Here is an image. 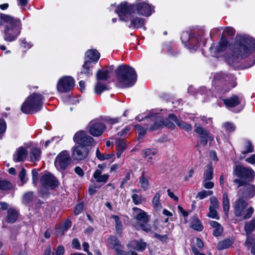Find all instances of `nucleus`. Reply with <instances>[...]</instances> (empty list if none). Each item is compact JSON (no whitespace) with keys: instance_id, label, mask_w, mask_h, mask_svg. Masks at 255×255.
Masks as SVG:
<instances>
[{"instance_id":"nucleus-14","label":"nucleus","mask_w":255,"mask_h":255,"mask_svg":"<svg viewBox=\"0 0 255 255\" xmlns=\"http://www.w3.org/2000/svg\"><path fill=\"white\" fill-rule=\"evenodd\" d=\"M74 86V79L70 76H65L59 80L57 89L60 93H66L71 91Z\"/></svg>"},{"instance_id":"nucleus-21","label":"nucleus","mask_w":255,"mask_h":255,"mask_svg":"<svg viewBox=\"0 0 255 255\" xmlns=\"http://www.w3.org/2000/svg\"><path fill=\"white\" fill-rule=\"evenodd\" d=\"M27 155V150L23 147L17 148L13 156V160L15 162L23 161Z\"/></svg>"},{"instance_id":"nucleus-38","label":"nucleus","mask_w":255,"mask_h":255,"mask_svg":"<svg viewBox=\"0 0 255 255\" xmlns=\"http://www.w3.org/2000/svg\"><path fill=\"white\" fill-rule=\"evenodd\" d=\"M244 229L247 235L253 232L255 229V219L247 222L245 225Z\"/></svg>"},{"instance_id":"nucleus-13","label":"nucleus","mask_w":255,"mask_h":255,"mask_svg":"<svg viewBox=\"0 0 255 255\" xmlns=\"http://www.w3.org/2000/svg\"><path fill=\"white\" fill-rule=\"evenodd\" d=\"M88 128L89 132L93 136H99L103 133L106 126L99 118L92 121L89 124Z\"/></svg>"},{"instance_id":"nucleus-61","label":"nucleus","mask_w":255,"mask_h":255,"mask_svg":"<svg viewBox=\"0 0 255 255\" xmlns=\"http://www.w3.org/2000/svg\"><path fill=\"white\" fill-rule=\"evenodd\" d=\"M83 209V204L82 203H79L75 207L74 210V213L75 215H79Z\"/></svg>"},{"instance_id":"nucleus-4","label":"nucleus","mask_w":255,"mask_h":255,"mask_svg":"<svg viewBox=\"0 0 255 255\" xmlns=\"http://www.w3.org/2000/svg\"><path fill=\"white\" fill-rule=\"evenodd\" d=\"M250 196L249 188H244L242 195L237 200L233 205L234 214L237 217H243V219H250L254 211L252 207L247 208L248 198Z\"/></svg>"},{"instance_id":"nucleus-42","label":"nucleus","mask_w":255,"mask_h":255,"mask_svg":"<svg viewBox=\"0 0 255 255\" xmlns=\"http://www.w3.org/2000/svg\"><path fill=\"white\" fill-rule=\"evenodd\" d=\"M139 183L141 187L146 190L148 188L149 185L148 180L147 178L144 176V172H142V175L139 179Z\"/></svg>"},{"instance_id":"nucleus-3","label":"nucleus","mask_w":255,"mask_h":255,"mask_svg":"<svg viewBox=\"0 0 255 255\" xmlns=\"http://www.w3.org/2000/svg\"><path fill=\"white\" fill-rule=\"evenodd\" d=\"M0 26H4V38L8 41L14 40L21 29V23L19 19L3 13H0Z\"/></svg>"},{"instance_id":"nucleus-64","label":"nucleus","mask_w":255,"mask_h":255,"mask_svg":"<svg viewBox=\"0 0 255 255\" xmlns=\"http://www.w3.org/2000/svg\"><path fill=\"white\" fill-rule=\"evenodd\" d=\"M71 226V222L69 220H67L63 226L60 229L63 231L62 234H64V232L66 231L69 228H70Z\"/></svg>"},{"instance_id":"nucleus-23","label":"nucleus","mask_w":255,"mask_h":255,"mask_svg":"<svg viewBox=\"0 0 255 255\" xmlns=\"http://www.w3.org/2000/svg\"><path fill=\"white\" fill-rule=\"evenodd\" d=\"M254 150V146L251 141L249 140H245L243 143V149L241 152L240 159L245 158V154L253 152Z\"/></svg>"},{"instance_id":"nucleus-62","label":"nucleus","mask_w":255,"mask_h":255,"mask_svg":"<svg viewBox=\"0 0 255 255\" xmlns=\"http://www.w3.org/2000/svg\"><path fill=\"white\" fill-rule=\"evenodd\" d=\"M130 179V172H128L127 173L126 177L123 179L120 187L121 188H124V184H126Z\"/></svg>"},{"instance_id":"nucleus-56","label":"nucleus","mask_w":255,"mask_h":255,"mask_svg":"<svg viewBox=\"0 0 255 255\" xmlns=\"http://www.w3.org/2000/svg\"><path fill=\"white\" fill-rule=\"evenodd\" d=\"M203 186L206 189H211L213 188L214 184L210 180H203Z\"/></svg>"},{"instance_id":"nucleus-63","label":"nucleus","mask_w":255,"mask_h":255,"mask_svg":"<svg viewBox=\"0 0 255 255\" xmlns=\"http://www.w3.org/2000/svg\"><path fill=\"white\" fill-rule=\"evenodd\" d=\"M72 246L73 248L80 250V244L77 239H74L72 241Z\"/></svg>"},{"instance_id":"nucleus-30","label":"nucleus","mask_w":255,"mask_h":255,"mask_svg":"<svg viewBox=\"0 0 255 255\" xmlns=\"http://www.w3.org/2000/svg\"><path fill=\"white\" fill-rule=\"evenodd\" d=\"M36 198V196L34 193L31 191H29L25 193L22 197V202L24 204H28L32 202Z\"/></svg>"},{"instance_id":"nucleus-12","label":"nucleus","mask_w":255,"mask_h":255,"mask_svg":"<svg viewBox=\"0 0 255 255\" xmlns=\"http://www.w3.org/2000/svg\"><path fill=\"white\" fill-rule=\"evenodd\" d=\"M75 142L78 144V145L92 146L95 143L94 139L90 135L87 134L84 130L77 131L73 137Z\"/></svg>"},{"instance_id":"nucleus-25","label":"nucleus","mask_w":255,"mask_h":255,"mask_svg":"<svg viewBox=\"0 0 255 255\" xmlns=\"http://www.w3.org/2000/svg\"><path fill=\"white\" fill-rule=\"evenodd\" d=\"M129 245L132 249L141 252L146 248V243L142 240H133L130 243Z\"/></svg>"},{"instance_id":"nucleus-35","label":"nucleus","mask_w":255,"mask_h":255,"mask_svg":"<svg viewBox=\"0 0 255 255\" xmlns=\"http://www.w3.org/2000/svg\"><path fill=\"white\" fill-rule=\"evenodd\" d=\"M213 177V168L211 164L206 166V169L204 174V180H211Z\"/></svg>"},{"instance_id":"nucleus-5","label":"nucleus","mask_w":255,"mask_h":255,"mask_svg":"<svg viewBox=\"0 0 255 255\" xmlns=\"http://www.w3.org/2000/svg\"><path fill=\"white\" fill-rule=\"evenodd\" d=\"M116 74L121 87L127 88L132 86L136 81L137 74L135 70L126 65L119 66Z\"/></svg>"},{"instance_id":"nucleus-16","label":"nucleus","mask_w":255,"mask_h":255,"mask_svg":"<svg viewBox=\"0 0 255 255\" xmlns=\"http://www.w3.org/2000/svg\"><path fill=\"white\" fill-rule=\"evenodd\" d=\"M215 78L222 82H227V84H228L231 88H233L236 86V78L232 74L219 73L215 76Z\"/></svg>"},{"instance_id":"nucleus-20","label":"nucleus","mask_w":255,"mask_h":255,"mask_svg":"<svg viewBox=\"0 0 255 255\" xmlns=\"http://www.w3.org/2000/svg\"><path fill=\"white\" fill-rule=\"evenodd\" d=\"M224 104L228 108H234L240 105L242 99L237 95H233L231 97L223 100Z\"/></svg>"},{"instance_id":"nucleus-49","label":"nucleus","mask_w":255,"mask_h":255,"mask_svg":"<svg viewBox=\"0 0 255 255\" xmlns=\"http://www.w3.org/2000/svg\"><path fill=\"white\" fill-rule=\"evenodd\" d=\"M195 131L198 134H200V136L202 135H208V133H209V132L206 129L201 126H198L196 124L195 125Z\"/></svg>"},{"instance_id":"nucleus-55","label":"nucleus","mask_w":255,"mask_h":255,"mask_svg":"<svg viewBox=\"0 0 255 255\" xmlns=\"http://www.w3.org/2000/svg\"><path fill=\"white\" fill-rule=\"evenodd\" d=\"M32 182L35 186L37 185L38 180V173L36 169L32 170Z\"/></svg>"},{"instance_id":"nucleus-44","label":"nucleus","mask_w":255,"mask_h":255,"mask_svg":"<svg viewBox=\"0 0 255 255\" xmlns=\"http://www.w3.org/2000/svg\"><path fill=\"white\" fill-rule=\"evenodd\" d=\"M117 150L124 151L126 149V144L124 139H118L116 141Z\"/></svg>"},{"instance_id":"nucleus-10","label":"nucleus","mask_w":255,"mask_h":255,"mask_svg":"<svg viewBox=\"0 0 255 255\" xmlns=\"http://www.w3.org/2000/svg\"><path fill=\"white\" fill-rule=\"evenodd\" d=\"M132 210L133 217L138 221L137 225L139 226L140 228L146 232H148L150 231V226L148 224L149 222L148 216L146 213L144 211L137 207L133 208Z\"/></svg>"},{"instance_id":"nucleus-26","label":"nucleus","mask_w":255,"mask_h":255,"mask_svg":"<svg viewBox=\"0 0 255 255\" xmlns=\"http://www.w3.org/2000/svg\"><path fill=\"white\" fill-rule=\"evenodd\" d=\"M144 24V20L143 18L138 17H134L131 19L128 27L137 29L143 27Z\"/></svg>"},{"instance_id":"nucleus-34","label":"nucleus","mask_w":255,"mask_h":255,"mask_svg":"<svg viewBox=\"0 0 255 255\" xmlns=\"http://www.w3.org/2000/svg\"><path fill=\"white\" fill-rule=\"evenodd\" d=\"M157 153V150L156 148H147L142 151V156L144 158L148 157V161L152 159V156Z\"/></svg>"},{"instance_id":"nucleus-8","label":"nucleus","mask_w":255,"mask_h":255,"mask_svg":"<svg viewBox=\"0 0 255 255\" xmlns=\"http://www.w3.org/2000/svg\"><path fill=\"white\" fill-rule=\"evenodd\" d=\"M146 120V129L150 131L156 130L163 126L169 128L174 126V124L168 120L164 121L163 118L157 115H153L145 117Z\"/></svg>"},{"instance_id":"nucleus-24","label":"nucleus","mask_w":255,"mask_h":255,"mask_svg":"<svg viewBox=\"0 0 255 255\" xmlns=\"http://www.w3.org/2000/svg\"><path fill=\"white\" fill-rule=\"evenodd\" d=\"M41 151L37 147H33L31 149L29 153L30 161L32 162H37L40 160Z\"/></svg>"},{"instance_id":"nucleus-58","label":"nucleus","mask_w":255,"mask_h":255,"mask_svg":"<svg viewBox=\"0 0 255 255\" xmlns=\"http://www.w3.org/2000/svg\"><path fill=\"white\" fill-rule=\"evenodd\" d=\"M6 128L5 122L3 120L0 119V135L3 134Z\"/></svg>"},{"instance_id":"nucleus-41","label":"nucleus","mask_w":255,"mask_h":255,"mask_svg":"<svg viewBox=\"0 0 255 255\" xmlns=\"http://www.w3.org/2000/svg\"><path fill=\"white\" fill-rule=\"evenodd\" d=\"M108 78V71L99 70L97 73V79L98 80H106Z\"/></svg>"},{"instance_id":"nucleus-52","label":"nucleus","mask_w":255,"mask_h":255,"mask_svg":"<svg viewBox=\"0 0 255 255\" xmlns=\"http://www.w3.org/2000/svg\"><path fill=\"white\" fill-rule=\"evenodd\" d=\"M102 120L107 122L108 124H111V125H114L116 123H118L120 121L119 118H111L109 117H106L104 118H101Z\"/></svg>"},{"instance_id":"nucleus-15","label":"nucleus","mask_w":255,"mask_h":255,"mask_svg":"<svg viewBox=\"0 0 255 255\" xmlns=\"http://www.w3.org/2000/svg\"><path fill=\"white\" fill-rule=\"evenodd\" d=\"M72 157L74 160L81 161L87 158L88 155V148L82 145H76L72 149Z\"/></svg>"},{"instance_id":"nucleus-27","label":"nucleus","mask_w":255,"mask_h":255,"mask_svg":"<svg viewBox=\"0 0 255 255\" xmlns=\"http://www.w3.org/2000/svg\"><path fill=\"white\" fill-rule=\"evenodd\" d=\"M18 212L15 209L10 208L8 209L5 218V222L8 223H14L18 217Z\"/></svg>"},{"instance_id":"nucleus-22","label":"nucleus","mask_w":255,"mask_h":255,"mask_svg":"<svg viewBox=\"0 0 255 255\" xmlns=\"http://www.w3.org/2000/svg\"><path fill=\"white\" fill-rule=\"evenodd\" d=\"M100 56V53L96 49L88 50L85 53L86 61L96 62L99 60Z\"/></svg>"},{"instance_id":"nucleus-60","label":"nucleus","mask_w":255,"mask_h":255,"mask_svg":"<svg viewBox=\"0 0 255 255\" xmlns=\"http://www.w3.org/2000/svg\"><path fill=\"white\" fill-rule=\"evenodd\" d=\"M223 231V229L222 226L214 228V230L213 232V235L215 237H218L222 233Z\"/></svg>"},{"instance_id":"nucleus-37","label":"nucleus","mask_w":255,"mask_h":255,"mask_svg":"<svg viewBox=\"0 0 255 255\" xmlns=\"http://www.w3.org/2000/svg\"><path fill=\"white\" fill-rule=\"evenodd\" d=\"M160 194L159 192H157L152 201L153 207L157 210H160L162 208V205L160 202Z\"/></svg>"},{"instance_id":"nucleus-57","label":"nucleus","mask_w":255,"mask_h":255,"mask_svg":"<svg viewBox=\"0 0 255 255\" xmlns=\"http://www.w3.org/2000/svg\"><path fill=\"white\" fill-rule=\"evenodd\" d=\"M254 239L250 236H248L246 241L245 243V246L247 247L248 249L250 248V246L254 243Z\"/></svg>"},{"instance_id":"nucleus-48","label":"nucleus","mask_w":255,"mask_h":255,"mask_svg":"<svg viewBox=\"0 0 255 255\" xmlns=\"http://www.w3.org/2000/svg\"><path fill=\"white\" fill-rule=\"evenodd\" d=\"M201 138V143L203 145H206L208 142V140H213V137L212 135L209 132L208 135H202L200 136Z\"/></svg>"},{"instance_id":"nucleus-51","label":"nucleus","mask_w":255,"mask_h":255,"mask_svg":"<svg viewBox=\"0 0 255 255\" xmlns=\"http://www.w3.org/2000/svg\"><path fill=\"white\" fill-rule=\"evenodd\" d=\"M209 212L208 214V216L213 219H215L216 220H219L220 219V216H219L217 210L218 209H213V208H209Z\"/></svg>"},{"instance_id":"nucleus-53","label":"nucleus","mask_w":255,"mask_h":255,"mask_svg":"<svg viewBox=\"0 0 255 255\" xmlns=\"http://www.w3.org/2000/svg\"><path fill=\"white\" fill-rule=\"evenodd\" d=\"M131 198L135 205H139L142 202L141 197L136 194H133L131 196Z\"/></svg>"},{"instance_id":"nucleus-2","label":"nucleus","mask_w":255,"mask_h":255,"mask_svg":"<svg viewBox=\"0 0 255 255\" xmlns=\"http://www.w3.org/2000/svg\"><path fill=\"white\" fill-rule=\"evenodd\" d=\"M116 10L120 19L125 21H127L129 15L136 10L138 14L145 16H148L152 13L150 5L145 2H140L136 5L125 2L120 4Z\"/></svg>"},{"instance_id":"nucleus-29","label":"nucleus","mask_w":255,"mask_h":255,"mask_svg":"<svg viewBox=\"0 0 255 255\" xmlns=\"http://www.w3.org/2000/svg\"><path fill=\"white\" fill-rule=\"evenodd\" d=\"M222 205L225 214L228 216L230 206L228 194L226 192L223 194Z\"/></svg>"},{"instance_id":"nucleus-33","label":"nucleus","mask_w":255,"mask_h":255,"mask_svg":"<svg viewBox=\"0 0 255 255\" xmlns=\"http://www.w3.org/2000/svg\"><path fill=\"white\" fill-rule=\"evenodd\" d=\"M191 227L195 230L201 231L203 229L200 221L196 217H193L191 222Z\"/></svg>"},{"instance_id":"nucleus-9","label":"nucleus","mask_w":255,"mask_h":255,"mask_svg":"<svg viewBox=\"0 0 255 255\" xmlns=\"http://www.w3.org/2000/svg\"><path fill=\"white\" fill-rule=\"evenodd\" d=\"M40 181L42 187L39 189V192L42 196L48 194V190L53 189L58 185V181L50 173L43 175Z\"/></svg>"},{"instance_id":"nucleus-31","label":"nucleus","mask_w":255,"mask_h":255,"mask_svg":"<svg viewBox=\"0 0 255 255\" xmlns=\"http://www.w3.org/2000/svg\"><path fill=\"white\" fill-rule=\"evenodd\" d=\"M233 244V241L230 239H226L224 241L219 242L217 246V248L219 250H222L229 248Z\"/></svg>"},{"instance_id":"nucleus-50","label":"nucleus","mask_w":255,"mask_h":255,"mask_svg":"<svg viewBox=\"0 0 255 255\" xmlns=\"http://www.w3.org/2000/svg\"><path fill=\"white\" fill-rule=\"evenodd\" d=\"M26 170L24 168H22L18 175L22 185H23L24 183H25L28 180V179L26 177Z\"/></svg>"},{"instance_id":"nucleus-39","label":"nucleus","mask_w":255,"mask_h":255,"mask_svg":"<svg viewBox=\"0 0 255 255\" xmlns=\"http://www.w3.org/2000/svg\"><path fill=\"white\" fill-rule=\"evenodd\" d=\"M90 65L89 61H85L83 65L81 74H84L87 77L91 76L92 73L91 72Z\"/></svg>"},{"instance_id":"nucleus-6","label":"nucleus","mask_w":255,"mask_h":255,"mask_svg":"<svg viewBox=\"0 0 255 255\" xmlns=\"http://www.w3.org/2000/svg\"><path fill=\"white\" fill-rule=\"evenodd\" d=\"M43 96L39 94L33 93L28 96L21 107V111L25 114L37 112L41 109Z\"/></svg>"},{"instance_id":"nucleus-47","label":"nucleus","mask_w":255,"mask_h":255,"mask_svg":"<svg viewBox=\"0 0 255 255\" xmlns=\"http://www.w3.org/2000/svg\"><path fill=\"white\" fill-rule=\"evenodd\" d=\"M211 205L209 208L219 209L220 205L219 201L216 197L215 196H212L210 198Z\"/></svg>"},{"instance_id":"nucleus-36","label":"nucleus","mask_w":255,"mask_h":255,"mask_svg":"<svg viewBox=\"0 0 255 255\" xmlns=\"http://www.w3.org/2000/svg\"><path fill=\"white\" fill-rule=\"evenodd\" d=\"M109 88L105 84L101 82H97L95 86V93L96 94L100 95L103 92L108 90Z\"/></svg>"},{"instance_id":"nucleus-19","label":"nucleus","mask_w":255,"mask_h":255,"mask_svg":"<svg viewBox=\"0 0 255 255\" xmlns=\"http://www.w3.org/2000/svg\"><path fill=\"white\" fill-rule=\"evenodd\" d=\"M228 42L225 39H222L221 41L218 44H213L210 47L211 52L213 54H216L218 52L224 51L227 46Z\"/></svg>"},{"instance_id":"nucleus-11","label":"nucleus","mask_w":255,"mask_h":255,"mask_svg":"<svg viewBox=\"0 0 255 255\" xmlns=\"http://www.w3.org/2000/svg\"><path fill=\"white\" fill-rule=\"evenodd\" d=\"M72 159L67 151L61 152L55 159V166L58 170H65L71 163Z\"/></svg>"},{"instance_id":"nucleus-59","label":"nucleus","mask_w":255,"mask_h":255,"mask_svg":"<svg viewBox=\"0 0 255 255\" xmlns=\"http://www.w3.org/2000/svg\"><path fill=\"white\" fill-rule=\"evenodd\" d=\"M130 129V128L129 127H126L123 129H122L120 132L118 133V136H125L129 131Z\"/></svg>"},{"instance_id":"nucleus-18","label":"nucleus","mask_w":255,"mask_h":255,"mask_svg":"<svg viewBox=\"0 0 255 255\" xmlns=\"http://www.w3.org/2000/svg\"><path fill=\"white\" fill-rule=\"evenodd\" d=\"M107 246L109 248L115 250V252L123 249L120 241L114 236H110L107 239Z\"/></svg>"},{"instance_id":"nucleus-46","label":"nucleus","mask_w":255,"mask_h":255,"mask_svg":"<svg viewBox=\"0 0 255 255\" xmlns=\"http://www.w3.org/2000/svg\"><path fill=\"white\" fill-rule=\"evenodd\" d=\"M223 127L227 132H233L236 129V126L231 122H225L223 125Z\"/></svg>"},{"instance_id":"nucleus-54","label":"nucleus","mask_w":255,"mask_h":255,"mask_svg":"<svg viewBox=\"0 0 255 255\" xmlns=\"http://www.w3.org/2000/svg\"><path fill=\"white\" fill-rule=\"evenodd\" d=\"M235 29L231 27H226L223 32L224 35H227L229 36H233L235 34Z\"/></svg>"},{"instance_id":"nucleus-45","label":"nucleus","mask_w":255,"mask_h":255,"mask_svg":"<svg viewBox=\"0 0 255 255\" xmlns=\"http://www.w3.org/2000/svg\"><path fill=\"white\" fill-rule=\"evenodd\" d=\"M213 193L212 191H206V190H202L198 193L196 198H199L200 199H203L208 196H210L212 195Z\"/></svg>"},{"instance_id":"nucleus-32","label":"nucleus","mask_w":255,"mask_h":255,"mask_svg":"<svg viewBox=\"0 0 255 255\" xmlns=\"http://www.w3.org/2000/svg\"><path fill=\"white\" fill-rule=\"evenodd\" d=\"M111 217L115 221L116 231L117 234L121 235L123 231V225L122 221L118 216L112 215Z\"/></svg>"},{"instance_id":"nucleus-7","label":"nucleus","mask_w":255,"mask_h":255,"mask_svg":"<svg viewBox=\"0 0 255 255\" xmlns=\"http://www.w3.org/2000/svg\"><path fill=\"white\" fill-rule=\"evenodd\" d=\"M233 174L239 178L233 181L234 183L238 184V188L252 181L254 176V172L251 168L240 165L235 166Z\"/></svg>"},{"instance_id":"nucleus-43","label":"nucleus","mask_w":255,"mask_h":255,"mask_svg":"<svg viewBox=\"0 0 255 255\" xmlns=\"http://www.w3.org/2000/svg\"><path fill=\"white\" fill-rule=\"evenodd\" d=\"M12 188L11 183L6 180H0V190H10Z\"/></svg>"},{"instance_id":"nucleus-17","label":"nucleus","mask_w":255,"mask_h":255,"mask_svg":"<svg viewBox=\"0 0 255 255\" xmlns=\"http://www.w3.org/2000/svg\"><path fill=\"white\" fill-rule=\"evenodd\" d=\"M168 119L169 120L174 122L182 129H184L187 131H190L192 130V127L189 124L178 120L177 117L173 114H170L168 115Z\"/></svg>"},{"instance_id":"nucleus-28","label":"nucleus","mask_w":255,"mask_h":255,"mask_svg":"<svg viewBox=\"0 0 255 255\" xmlns=\"http://www.w3.org/2000/svg\"><path fill=\"white\" fill-rule=\"evenodd\" d=\"M101 174V170L97 169L93 174V177L98 182L106 183L109 178V175L108 174Z\"/></svg>"},{"instance_id":"nucleus-1","label":"nucleus","mask_w":255,"mask_h":255,"mask_svg":"<svg viewBox=\"0 0 255 255\" xmlns=\"http://www.w3.org/2000/svg\"><path fill=\"white\" fill-rule=\"evenodd\" d=\"M233 53V60L237 61L239 58L247 57L255 48V40L247 35H237L235 43L230 46Z\"/></svg>"},{"instance_id":"nucleus-40","label":"nucleus","mask_w":255,"mask_h":255,"mask_svg":"<svg viewBox=\"0 0 255 255\" xmlns=\"http://www.w3.org/2000/svg\"><path fill=\"white\" fill-rule=\"evenodd\" d=\"M135 128L138 133V139L142 138L146 133V130H148L146 129V127L144 128L139 125H135Z\"/></svg>"}]
</instances>
